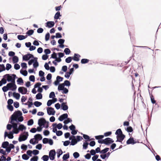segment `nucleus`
Returning a JSON list of instances; mask_svg holds the SVG:
<instances>
[{
  "instance_id": "obj_24",
  "label": "nucleus",
  "mask_w": 161,
  "mask_h": 161,
  "mask_svg": "<svg viewBox=\"0 0 161 161\" xmlns=\"http://www.w3.org/2000/svg\"><path fill=\"white\" fill-rule=\"evenodd\" d=\"M115 134L117 135H120L123 134L122 132L121 131V130L120 129H118L116 131Z\"/></svg>"
},
{
  "instance_id": "obj_33",
  "label": "nucleus",
  "mask_w": 161,
  "mask_h": 161,
  "mask_svg": "<svg viewBox=\"0 0 161 161\" xmlns=\"http://www.w3.org/2000/svg\"><path fill=\"white\" fill-rule=\"evenodd\" d=\"M34 104L36 107H38L42 105V103L38 101H36L34 103Z\"/></svg>"
},
{
  "instance_id": "obj_28",
  "label": "nucleus",
  "mask_w": 161,
  "mask_h": 161,
  "mask_svg": "<svg viewBox=\"0 0 161 161\" xmlns=\"http://www.w3.org/2000/svg\"><path fill=\"white\" fill-rule=\"evenodd\" d=\"M12 60L14 63H17L19 61L18 58L17 56H14Z\"/></svg>"
},
{
  "instance_id": "obj_17",
  "label": "nucleus",
  "mask_w": 161,
  "mask_h": 161,
  "mask_svg": "<svg viewBox=\"0 0 161 161\" xmlns=\"http://www.w3.org/2000/svg\"><path fill=\"white\" fill-rule=\"evenodd\" d=\"M80 57L79 54L75 53L74 56L72 57V59L75 61H78L80 60L79 58Z\"/></svg>"
},
{
  "instance_id": "obj_49",
  "label": "nucleus",
  "mask_w": 161,
  "mask_h": 161,
  "mask_svg": "<svg viewBox=\"0 0 161 161\" xmlns=\"http://www.w3.org/2000/svg\"><path fill=\"white\" fill-rule=\"evenodd\" d=\"M151 100L152 103H155L156 102V101L154 100V97L152 94L150 96Z\"/></svg>"
},
{
  "instance_id": "obj_55",
  "label": "nucleus",
  "mask_w": 161,
  "mask_h": 161,
  "mask_svg": "<svg viewBox=\"0 0 161 161\" xmlns=\"http://www.w3.org/2000/svg\"><path fill=\"white\" fill-rule=\"evenodd\" d=\"M88 143L87 142H85L83 144V148L84 149H86L87 148Z\"/></svg>"
},
{
  "instance_id": "obj_26",
  "label": "nucleus",
  "mask_w": 161,
  "mask_h": 161,
  "mask_svg": "<svg viewBox=\"0 0 161 161\" xmlns=\"http://www.w3.org/2000/svg\"><path fill=\"white\" fill-rule=\"evenodd\" d=\"M26 36H24L21 35H19L17 36L18 39L20 40H23L26 38Z\"/></svg>"
},
{
  "instance_id": "obj_63",
  "label": "nucleus",
  "mask_w": 161,
  "mask_h": 161,
  "mask_svg": "<svg viewBox=\"0 0 161 161\" xmlns=\"http://www.w3.org/2000/svg\"><path fill=\"white\" fill-rule=\"evenodd\" d=\"M14 105L16 108H18L19 106V103L18 102H15L14 103Z\"/></svg>"
},
{
  "instance_id": "obj_1",
  "label": "nucleus",
  "mask_w": 161,
  "mask_h": 161,
  "mask_svg": "<svg viewBox=\"0 0 161 161\" xmlns=\"http://www.w3.org/2000/svg\"><path fill=\"white\" fill-rule=\"evenodd\" d=\"M22 115V112L20 111H17L14 113L11 117L10 123L12 125V126L13 129L17 128V124L14 122V121L16 122H21L23 120V116H20Z\"/></svg>"
},
{
  "instance_id": "obj_5",
  "label": "nucleus",
  "mask_w": 161,
  "mask_h": 161,
  "mask_svg": "<svg viewBox=\"0 0 161 161\" xmlns=\"http://www.w3.org/2000/svg\"><path fill=\"white\" fill-rule=\"evenodd\" d=\"M25 134L21 135L19 138V142H22L25 140L27 138L28 136V133L27 132H25Z\"/></svg>"
},
{
  "instance_id": "obj_4",
  "label": "nucleus",
  "mask_w": 161,
  "mask_h": 161,
  "mask_svg": "<svg viewBox=\"0 0 161 161\" xmlns=\"http://www.w3.org/2000/svg\"><path fill=\"white\" fill-rule=\"evenodd\" d=\"M139 142L138 140H136L134 139L133 137H130L126 142V144L127 145L130 144H134L136 143H139Z\"/></svg>"
},
{
  "instance_id": "obj_59",
  "label": "nucleus",
  "mask_w": 161,
  "mask_h": 161,
  "mask_svg": "<svg viewBox=\"0 0 161 161\" xmlns=\"http://www.w3.org/2000/svg\"><path fill=\"white\" fill-rule=\"evenodd\" d=\"M56 134L57 136H61L63 134V132L61 130H58Z\"/></svg>"
},
{
  "instance_id": "obj_20",
  "label": "nucleus",
  "mask_w": 161,
  "mask_h": 161,
  "mask_svg": "<svg viewBox=\"0 0 161 161\" xmlns=\"http://www.w3.org/2000/svg\"><path fill=\"white\" fill-rule=\"evenodd\" d=\"M64 88V86L63 84L62 83L59 85L58 87V90L59 91L63 90Z\"/></svg>"
},
{
  "instance_id": "obj_19",
  "label": "nucleus",
  "mask_w": 161,
  "mask_h": 161,
  "mask_svg": "<svg viewBox=\"0 0 161 161\" xmlns=\"http://www.w3.org/2000/svg\"><path fill=\"white\" fill-rule=\"evenodd\" d=\"M35 139L36 140H41L42 139V135L40 134H37L35 135L34 136Z\"/></svg>"
},
{
  "instance_id": "obj_6",
  "label": "nucleus",
  "mask_w": 161,
  "mask_h": 161,
  "mask_svg": "<svg viewBox=\"0 0 161 161\" xmlns=\"http://www.w3.org/2000/svg\"><path fill=\"white\" fill-rule=\"evenodd\" d=\"M18 91L19 92L22 94H26L27 92L26 88L24 87H20L18 88Z\"/></svg>"
},
{
  "instance_id": "obj_16",
  "label": "nucleus",
  "mask_w": 161,
  "mask_h": 161,
  "mask_svg": "<svg viewBox=\"0 0 161 161\" xmlns=\"http://www.w3.org/2000/svg\"><path fill=\"white\" fill-rule=\"evenodd\" d=\"M54 25V22L53 21H48L46 23V27L49 28L52 27Z\"/></svg>"
},
{
  "instance_id": "obj_30",
  "label": "nucleus",
  "mask_w": 161,
  "mask_h": 161,
  "mask_svg": "<svg viewBox=\"0 0 161 161\" xmlns=\"http://www.w3.org/2000/svg\"><path fill=\"white\" fill-rule=\"evenodd\" d=\"M89 60L87 59L83 58L81 60V63L82 64H84L88 63Z\"/></svg>"
},
{
  "instance_id": "obj_43",
  "label": "nucleus",
  "mask_w": 161,
  "mask_h": 161,
  "mask_svg": "<svg viewBox=\"0 0 161 161\" xmlns=\"http://www.w3.org/2000/svg\"><path fill=\"white\" fill-rule=\"evenodd\" d=\"M33 120L32 119H31L28 121L27 125H31L33 124Z\"/></svg>"
},
{
  "instance_id": "obj_64",
  "label": "nucleus",
  "mask_w": 161,
  "mask_h": 161,
  "mask_svg": "<svg viewBox=\"0 0 161 161\" xmlns=\"http://www.w3.org/2000/svg\"><path fill=\"white\" fill-rule=\"evenodd\" d=\"M48 56L46 54L43 55L42 56V58L43 60H46L48 58Z\"/></svg>"
},
{
  "instance_id": "obj_23",
  "label": "nucleus",
  "mask_w": 161,
  "mask_h": 161,
  "mask_svg": "<svg viewBox=\"0 0 161 161\" xmlns=\"http://www.w3.org/2000/svg\"><path fill=\"white\" fill-rule=\"evenodd\" d=\"M13 96L15 97L16 99H19L20 97V94L18 93H16L14 92L13 93Z\"/></svg>"
},
{
  "instance_id": "obj_9",
  "label": "nucleus",
  "mask_w": 161,
  "mask_h": 161,
  "mask_svg": "<svg viewBox=\"0 0 161 161\" xmlns=\"http://www.w3.org/2000/svg\"><path fill=\"white\" fill-rule=\"evenodd\" d=\"M47 114L49 115H54L55 113V111L53 108L52 107L48 108H47Z\"/></svg>"
},
{
  "instance_id": "obj_42",
  "label": "nucleus",
  "mask_w": 161,
  "mask_h": 161,
  "mask_svg": "<svg viewBox=\"0 0 161 161\" xmlns=\"http://www.w3.org/2000/svg\"><path fill=\"white\" fill-rule=\"evenodd\" d=\"M67 119L66 120H65L64 121V123L65 124H67L69 122H72V120L70 119L69 118H67Z\"/></svg>"
},
{
  "instance_id": "obj_53",
  "label": "nucleus",
  "mask_w": 161,
  "mask_h": 161,
  "mask_svg": "<svg viewBox=\"0 0 161 161\" xmlns=\"http://www.w3.org/2000/svg\"><path fill=\"white\" fill-rule=\"evenodd\" d=\"M44 52L45 54L47 55L51 53V51L49 49H46L44 50Z\"/></svg>"
},
{
  "instance_id": "obj_61",
  "label": "nucleus",
  "mask_w": 161,
  "mask_h": 161,
  "mask_svg": "<svg viewBox=\"0 0 161 161\" xmlns=\"http://www.w3.org/2000/svg\"><path fill=\"white\" fill-rule=\"evenodd\" d=\"M49 139L47 138H44L42 140L43 143L44 144H46L48 142Z\"/></svg>"
},
{
  "instance_id": "obj_62",
  "label": "nucleus",
  "mask_w": 161,
  "mask_h": 161,
  "mask_svg": "<svg viewBox=\"0 0 161 161\" xmlns=\"http://www.w3.org/2000/svg\"><path fill=\"white\" fill-rule=\"evenodd\" d=\"M55 97V94L54 92H51L49 94V97L50 98H51L52 97Z\"/></svg>"
},
{
  "instance_id": "obj_44",
  "label": "nucleus",
  "mask_w": 161,
  "mask_h": 161,
  "mask_svg": "<svg viewBox=\"0 0 161 161\" xmlns=\"http://www.w3.org/2000/svg\"><path fill=\"white\" fill-rule=\"evenodd\" d=\"M38 159V157L37 156H34L31 159V161H37Z\"/></svg>"
},
{
  "instance_id": "obj_35",
  "label": "nucleus",
  "mask_w": 161,
  "mask_h": 161,
  "mask_svg": "<svg viewBox=\"0 0 161 161\" xmlns=\"http://www.w3.org/2000/svg\"><path fill=\"white\" fill-rule=\"evenodd\" d=\"M77 143V140L75 138L72 139L71 144L72 145H74Z\"/></svg>"
},
{
  "instance_id": "obj_18",
  "label": "nucleus",
  "mask_w": 161,
  "mask_h": 161,
  "mask_svg": "<svg viewBox=\"0 0 161 161\" xmlns=\"http://www.w3.org/2000/svg\"><path fill=\"white\" fill-rule=\"evenodd\" d=\"M66 103H63L61 104L62 109L64 110H66L68 109V106L66 105Z\"/></svg>"
},
{
  "instance_id": "obj_51",
  "label": "nucleus",
  "mask_w": 161,
  "mask_h": 161,
  "mask_svg": "<svg viewBox=\"0 0 161 161\" xmlns=\"http://www.w3.org/2000/svg\"><path fill=\"white\" fill-rule=\"evenodd\" d=\"M29 80L32 81H34L35 80V77L34 75H31L29 77Z\"/></svg>"
},
{
  "instance_id": "obj_36",
  "label": "nucleus",
  "mask_w": 161,
  "mask_h": 161,
  "mask_svg": "<svg viewBox=\"0 0 161 161\" xmlns=\"http://www.w3.org/2000/svg\"><path fill=\"white\" fill-rule=\"evenodd\" d=\"M64 52L67 55L69 54L70 53V51L69 48H65L64 51Z\"/></svg>"
},
{
  "instance_id": "obj_2",
  "label": "nucleus",
  "mask_w": 161,
  "mask_h": 161,
  "mask_svg": "<svg viewBox=\"0 0 161 161\" xmlns=\"http://www.w3.org/2000/svg\"><path fill=\"white\" fill-rule=\"evenodd\" d=\"M6 74L3 76V77L7 78V80L8 82L11 81L12 82H15V79L16 77L15 74Z\"/></svg>"
},
{
  "instance_id": "obj_52",
  "label": "nucleus",
  "mask_w": 161,
  "mask_h": 161,
  "mask_svg": "<svg viewBox=\"0 0 161 161\" xmlns=\"http://www.w3.org/2000/svg\"><path fill=\"white\" fill-rule=\"evenodd\" d=\"M73 156L75 158H77L79 157V154L77 152H75L73 154Z\"/></svg>"
},
{
  "instance_id": "obj_11",
  "label": "nucleus",
  "mask_w": 161,
  "mask_h": 161,
  "mask_svg": "<svg viewBox=\"0 0 161 161\" xmlns=\"http://www.w3.org/2000/svg\"><path fill=\"white\" fill-rule=\"evenodd\" d=\"M32 58H34L33 55L29 53L23 56V59L26 61Z\"/></svg>"
},
{
  "instance_id": "obj_13",
  "label": "nucleus",
  "mask_w": 161,
  "mask_h": 161,
  "mask_svg": "<svg viewBox=\"0 0 161 161\" xmlns=\"http://www.w3.org/2000/svg\"><path fill=\"white\" fill-rule=\"evenodd\" d=\"M63 79V77L58 76L56 78V80L54 82V84L56 85H58L60 81H62Z\"/></svg>"
},
{
  "instance_id": "obj_32",
  "label": "nucleus",
  "mask_w": 161,
  "mask_h": 161,
  "mask_svg": "<svg viewBox=\"0 0 161 161\" xmlns=\"http://www.w3.org/2000/svg\"><path fill=\"white\" fill-rule=\"evenodd\" d=\"M72 59V57H69L65 59V62L67 63H70Z\"/></svg>"
},
{
  "instance_id": "obj_7",
  "label": "nucleus",
  "mask_w": 161,
  "mask_h": 161,
  "mask_svg": "<svg viewBox=\"0 0 161 161\" xmlns=\"http://www.w3.org/2000/svg\"><path fill=\"white\" fill-rule=\"evenodd\" d=\"M104 144L106 145H109L113 143L114 141L113 139L110 138H107L104 139Z\"/></svg>"
},
{
  "instance_id": "obj_10",
  "label": "nucleus",
  "mask_w": 161,
  "mask_h": 161,
  "mask_svg": "<svg viewBox=\"0 0 161 161\" xmlns=\"http://www.w3.org/2000/svg\"><path fill=\"white\" fill-rule=\"evenodd\" d=\"M46 120L44 118H41L38 120V124L40 126H44L45 124H46Z\"/></svg>"
},
{
  "instance_id": "obj_15",
  "label": "nucleus",
  "mask_w": 161,
  "mask_h": 161,
  "mask_svg": "<svg viewBox=\"0 0 161 161\" xmlns=\"http://www.w3.org/2000/svg\"><path fill=\"white\" fill-rule=\"evenodd\" d=\"M68 114H64L61 115L58 118V119L60 121H62L64 119L68 118Z\"/></svg>"
},
{
  "instance_id": "obj_12",
  "label": "nucleus",
  "mask_w": 161,
  "mask_h": 161,
  "mask_svg": "<svg viewBox=\"0 0 161 161\" xmlns=\"http://www.w3.org/2000/svg\"><path fill=\"white\" fill-rule=\"evenodd\" d=\"M125 136L124 134L117 136V140L116 142H119L122 143V141L125 138Z\"/></svg>"
},
{
  "instance_id": "obj_14",
  "label": "nucleus",
  "mask_w": 161,
  "mask_h": 161,
  "mask_svg": "<svg viewBox=\"0 0 161 161\" xmlns=\"http://www.w3.org/2000/svg\"><path fill=\"white\" fill-rule=\"evenodd\" d=\"M6 136H8V137L9 139H12L14 137V136L13 135V133L12 132H9V134H8V132H5L4 134V137H6Z\"/></svg>"
},
{
  "instance_id": "obj_58",
  "label": "nucleus",
  "mask_w": 161,
  "mask_h": 161,
  "mask_svg": "<svg viewBox=\"0 0 161 161\" xmlns=\"http://www.w3.org/2000/svg\"><path fill=\"white\" fill-rule=\"evenodd\" d=\"M12 67V66L11 64H6V69L7 70H9Z\"/></svg>"
},
{
  "instance_id": "obj_48",
  "label": "nucleus",
  "mask_w": 161,
  "mask_h": 161,
  "mask_svg": "<svg viewBox=\"0 0 161 161\" xmlns=\"http://www.w3.org/2000/svg\"><path fill=\"white\" fill-rule=\"evenodd\" d=\"M35 59H36V61L34 63L33 65L34 68H36L38 66L39 64L38 62L37 61V58H35Z\"/></svg>"
},
{
  "instance_id": "obj_47",
  "label": "nucleus",
  "mask_w": 161,
  "mask_h": 161,
  "mask_svg": "<svg viewBox=\"0 0 161 161\" xmlns=\"http://www.w3.org/2000/svg\"><path fill=\"white\" fill-rule=\"evenodd\" d=\"M104 137V136L103 135H99L95 136V138L96 139L99 140L103 138Z\"/></svg>"
},
{
  "instance_id": "obj_38",
  "label": "nucleus",
  "mask_w": 161,
  "mask_h": 161,
  "mask_svg": "<svg viewBox=\"0 0 161 161\" xmlns=\"http://www.w3.org/2000/svg\"><path fill=\"white\" fill-rule=\"evenodd\" d=\"M5 66L3 64H0V72L5 70Z\"/></svg>"
},
{
  "instance_id": "obj_54",
  "label": "nucleus",
  "mask_w": 161,
  "mask_h": 161,
  "mask_svg": "<svg viewBox=\"0 0 161 161\" xmlns=\"http://www.w3.org/2000/svg\"><path fill=\"white\" fill-rule=\"evenodd\" d=\"M50 37V34L49 33H47L45 35V39L46 41L49 40Z\"/></svg>"
},
{
  "instance_id": "obj_29",
  "label": "nucleus",
  "mask_w": 161,
  "mask_h": 161,
  "mask_svg": "<svg viewBox=\"0 0 161 161\" xmlns=\"http://www.w3.org/2000/svg\"><path fill=\"white\" fill-rule=\"evenodd\" d=\"M18 129L19 130L23 131V130L26 129V127L24 125L21 124L19 125Z\"/></svg>"
},
{
  "instance_id": "obj_27",
  "label": "nucleus",
  "mask_w": 161,
  "mask_h": 161,
  "mask_svg": "<svg viewBox=\"0 0 161 161\" xmlns=\"http://www.w3.org/2000/svg\"><path fill=\"white\" fill-rule=\"evenodd\" d=\"M52 125L53 127V131L54 133L56 132V133L57 132V131L56 127L57 124L55 123H53V124Z\"/></svg>"
},
{
  "instance_id": "obj_57",
  "label": "nucleus",
  "mask_w": 161,
  "mask_h": 161,
  "mask_svg": "<svg viewBox=\"0 0 161 161\" xmlns=\"http://www.w3.org/2000/svg\"><path fill=\"white\" fill-rule=\"evenodd\" d=\"M65 40L64 39H59L58 41V43L60 44H63Z\"/></svg>"
},
{
  "instance_id": "obj_41",
  "label": "nucleus",
  "mask_w": 161,
  "mask_h": 161,
  "mask_svg": "<svg viewBox=\"0 0 161 161\" xmlns=\"http://www.w3.org/2000/svg\"><path fill=\"white\" fill-rule=\"evenodd\" d=\"M126 130L128 132H131L133 131V129L131 126H130L127 128Z\"/></svg>"
},
{
  "instance_id": "obj_56",
  "label": "nucleus",
  "mask_w": 161,
  "mask_h": 161,
  "mask_svg": "<svg viewBox=\"0 0 161 161\" xmlns=\"http://www.w3.org/2000/svg\"><path fill=\"white\" fill-rule=\"evenodd\" d=\"M19 129L18 128L13 129L12 132L15 134H18L19 132Z\"/></svg>"
},
{
  "instance_id": "obj_21",
  "label": "nucleus",
  "mask_w": 161,
  "mask_h": 161,
  "mask_svg": "<svg viewBox=\"0 0 161 161\" xmlns=\"http://www.w3.org/2000/svg\"><path fill=\"white\" fill-rule=\"evenodd\" d=\"M9 145V143L8 142H3L2 147L3 148H6Z\"/></svg>"
},
{
  "instance_id": "obj_39",
  "label": "nucleus",
  "mask_w": 161,
  "mask_h": 161,
  "mask_svg": "<svg viewBox=\"0 0 161 161\" xmlns=\"http://www.w3.org/2000/svg\"><path fill=\"white\" fill-rule=\"evenodd\" d=\"M42 158L44 161H47L49 159V157L48 155H44L42 157Z\"/></svg>"
},
{
  "instance_id": "obj_46",
  "label": "nucleus",
  "mask_w": 161,
  "mask_h": 161,
  "mask_svg": "<svg viewBox=\"0 0 161 161\" xmlns=\"http://www.w3.org/2000/svg\"><path fill=\"white\" fill-rule=\"evenodd\" d=\"M64 86H69L70 85V82L68 80H66L64 81V83H63Z\"/></svg>"
},
{
  "instance_id": "obj_31",
  "label": "nucleus",
  "mask_w": 161,
  "mask_h": 161,
  "mask_svg": "<svg viewBox=\"0 0 161 161\" xmlns=\"http://www.w3.org/2000/svg\"><path fill=\"white\" fill-rule=\"evenodd\" d=\"M42 97V96L41 93H38L36 95V98L37 99H41Z\"/></svg>"
},
{
  "instance_id": "obj_34",
  "label": "nucleus",
  "mask_w": 161,
  "mask_h": 161,
  "mask_svg": "<svg viewBox=\"0 0 161 161\" xmlns=\"http://www.w3.org/2000/svg\"><path fill=\"white\" fill-rule=\"evenodd\" d=\"M109 150L108 148H106L100 151V153L103 154H105Z\"/></svg>"
},
{
  "instance_id": "obj_3",
  "label": "nucleus",
  "mask_w": 161,
  "mask_h": 161,
  "mask_svg": "<svg viewBox=\"0 0 161 161\" xmlns=\"http://www.w3.org/2000/svg\"><path fill=\"white\" fill-rule=\"evenodd\" d=\"M7 86L8 90L11 89V90L12 91L15 90L17 88L16 85L15 84V82H12L8 83Z\"/></svg>"
},
{
  "instance_id": "obj_60",
  "label": "nucleus",
  "mask_w": 161,
  "mask_h": 161,
  "mask_svg": "<svg viewBox=\"0 0 161 161\" xmlns=\"http://www.w3.org/2000/svg\"><path fill=\"white\" fill-rule=\"evenodd\" d=\"M53 101L52 100H49L47 103V106H50L53 103Z\"/></svg>"
},
{
  "instance_id": "obj_45",
  "label": "nucleus",
  "mask_w": 161,
  "mask_h": 161,
  "mask_svg": "<svg viewBox=\"0 0 161 161\" xmlns=\"http://www.w3.org/2000/svg\"><path fill=\"white\" fill-rule=\"evenodd\" d=\"M34 33V31L32 30H29L27 31L26 34L28 35L29 36H31Z\"/></svg>"
},
{
  "instance_id": "obj_25",
  "label": "nucleus",
  "mask_w": 161,
  "mask_h": 161,
  "mask_svg": "<svg viewBox=\"0 0 161 161\" xmlns=\"http://www.w3.org/2000/svg\"><path fill=\"white\" fill-rule=\"evenodd\" d=\"M61 16L60 12H57L55 14L54 16V19H58L59 17Z\"/></svg>"
},
{
  "instance_id": "obj_8",
  "label": "nucleus",
  "mask_w": 161,
  "mask_h": 161,
  "mask_svg": "<svg viewBox=\"0 0 161 161\" xmlns=\"http://www.w3.org/2000/svg\"><path fill=\"white\" fill-rule=\"evenodd\" d=\"M56 155V152L54 150H51L49 153L50 158L51 160H53L54 159V156Z\"/></svg>"
},
{
  "instance_id": "obj_50",
  "label": "nucleus",
  "mask_w": 161,
  "mask_h": 161,
  "mask_svg": "<svg viewBox=\"0 0 161 161\" xmlns=\"http://www.w3.org/2000/svg\"><path fill=\"white\" fill-rule=\"evenodd\" d=\"M7 107L8 108L10 111H13L14 108L11 105H8Z\"/></svg>"
},
{
  "instance_id": "obj_22",
  "label": "nucleus",
  "mask_w": 161,
  "mask_h": 161,
  "mask_svg": "<svg viewBox=\"0 0 161 161\" xmlns=\"http://www.w3.org/2000/svg\"><path fill=\"white\" fill-rule=\"evenodd\" d=\"M69 157V153L67 154H64L63 157V160H65L68 159Z\"/></svg>"
},
{
  "instance_id": "obj_37",
  "label": "nucleus",
  "mask_w": 161,
  "mask_h": 161,
  "mask_svg": "<svg viewBox=\"0 0 161 161\" xmlns=\"http://www.w3.org/2000/svg\"><path fill=\"white\" fill-rule=\"evenodd\" d=\"M20 73L25 76H26L27 75V72L26 70H21Z\"/></svg>"
},
{
  "instance_id": "obj_40",
  "label": "nucleus",
  "mask_w": 161,
  "mask_h": 161,
  "mask_svg": "<svg viewBox=\"0 0 161 161\" xmlns=\"http://www.w3.org/2000/svg\"><path fill=\"white\" fill-rule=\"evenodd\" d=\"M22 158L23 159L25 160H27L29 158V157H28L26 154H24L22 155Z\"/></svg>"
}]
</instances>
